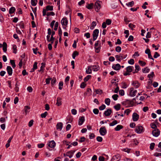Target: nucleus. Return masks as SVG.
Wrapping results in <instances>:
<instances>
[{"label":"nucleus","instance_id":"603ef678","mask_svg":"<svg viewBox=\"0 0 161 161\" xmlns=\"http://www.w3.org/2000/svg\"><path fill=\"white\" fill-rule=\"evenodd\" d=\"M128 63L130 64H133L134 63V60L133 59H131L128 61Z\"/></svg>","mask_w":161,"mask_h":161},{"label":"nucleus","instance_id":"423d86ee","mask_svg":"<svg viewBox=\"0 0 161 161\" xmlns=\"http://www.w3.org/2000/svg\"><path fill=\"white\" fill-rule=\"evenodd\" d=\"M139 115L136 113H134L132 115V119L133 121H136L139 119Z\"/></svg>","mask_w":161,"mask_h":161},{"label":"nucleus","instance_id":"dca6fc26","mask_svg":"<svg viewBox=\"0 0 161 161\" xmlns=\"http://www.w3.org/2000/svg\"><path fill=\"white\" fill-rule=\"evenodd\" d=\"M56 127L57 130H61L63 127V124L61 122L58 123L56 125Z\"/></svg>","mask_w":161,"mask_h":161},{"label":"nucleus","instance_id":"58836bf2","mask_svg":"<svg viewBox=\"0 0 161 161\" xmlns=\"http://www.w3.org/2000/svg\"><path fill=\"white\" fill-rule=\"evenodd\" d=\"M91 75H87L86 77H85L84 79V80L85 82H86L87 81L91 78Z\"/></svg>","mask_w":161,"mask_h":161},{"label":"nucleus","instance_id":"c9c22d12","mask_svg":"<svg viewBox=\"0 0 161 161\" xmlns=\"http://www.w3.org/2000/svg\"><path fill=\"white\" fill-rule=\"evenodd\" d=\"M42 65L40 68V70H39L38 71L39 72H41V71H42L43 72V69L45 67V64L43 63H42L41 64Z\"/></svg>","mask_w":161,"mask_h":161},{"label":"nucleus","instance_id":"aec40b11","mask_svg":"<svg viewBox=\"0 0 161 161\" xmlns=\"http://www.w3.org/2000/svg\"><path fill=\"white\" fill-rule=\"evenodd\" d=\"M7 44L5 42L3 43V49L4 52H5L7 51Z\"/></svg>","mask_w":161,"mask_h":161},{"label":"nucleus","instance_id":"13d9d810","mask_svg":"<svg viewBox=\"0 0 161 161\" xmlns=\"http://www.w3.org/2000/svg\"><path fill=\"white\" fill-rule=\"evenodd\" d=\"M154 76V74L153 72H152L150 74H148L147 75V76L148 78H150L151 77H153Z\"/></svg>","mask_w":161,"mask_h":161},{"label":"nucleus","instance_id":"ea45409f","mask_svg":"<svg viewBox=\"0 0 161 161\" xmlns=\"http://www.w3.org/2000/svg\"><path fill=\"white\" fill-rule=\"evenodd\" d=\"M139 64L142 66H144L146 64V63L141 60H139L138 61Z\"/></svg>","mask_w":161,"mask_h":161},{"label":"nucleus","instance_id":"7ed1b4c3","mask_svg":"<svg viewBox=\"0 0 161 161\" xmlns=\"http://www.w3.org/2000/svg\"><path fill=\"white\" fill-rule=\"evenodd\" d=\"M99 33V30L97 29H95L93 32V40L94 41L97 37Z\"/></svg>","mask_w":161,"mask_h":161},{"label":"nucleus","instance_id":"a878e982","mask_svg":"<svg viewBox=\"0 0 161 161\" xmlns=\"http://www.w3.org/2000/svg\"><path fill=\"white\" fill-rule=\"evenodd\" d=\"M37 3V0H31V4L33 6H35L36 5Z\"/></svg>","mask_w":161,"mask_h":161},{"label":"nucleus","instance_id":"0e129e2a","mask_svg":"<svg viewBox=\"0 0 161 161\" xmlns=\"http://www.w3.org/2000/svg\"><path fill=\"white\" fill-rule=\"evenodd\" d=\"M119 94L121 96H123L125 94V92L124 90H120L119 91Z\"/></svg>","mask_w":161,"mask_h":161},{"label":"nucleus","instance_id":"f257e3e1","mask_svg":"<svg viewBox=\"0 0 161 161\" xmlns=\"http://www.w3.org/2000/svg\"><path fill=\"white\" fill-rule=\"evenodd\" d=\"M143 127L141 125H137L136 127L135 131L138 134H141L144 131Z\"/></svg>","mask_w":161,"mask_h":161},{"label":"nucleus","instance_id":"4be33fe9","mask_svg":"<svg viewBox=\"0 0 161 161\" xmlns=\"http://www.w3.org/2000/svg\"><path fill=\"white\" fill-rule=\"evenodd\" d=\"M99 69L98 65H95L93 66L92 69L94 71H97Z\"/></svg>","mask_w":161,"mask_h":161},{"label":"nucleus","instance_id":"774afa93","mask_svg":"<svg viewBox=\"0 0 161 161\" xmlns=\"http://www.w3.org/2000/svg\"><path fill=\"white\" fill-rule=\"evenodd\" d=\"M34 121L33 120H31L29 123L28 125L29 127H31L32 126Z\"/></svg>","mask_w":161,"mask_h":161},{"label":"nucleus","instance_id":"49530a36","mask_svg":"<svg viewBox=\"0 0 161 161\" xmlns=\"http://www.w3.org/2000/svg\"><path fill=\"white\" fill-rule=\"evenodd\" d=\"M105 108L106 106L103 104L99 107V109L100 110H103L105 109Z\"/></svg>","mask_w":161,"mask_h":161},{"label":"nucleus","instance_id":"393cba45","mask_svg":"<svg viewBox=\"0 0 161 161\" xmlns=\"http://www.w3.org/2000/svg\"><path fill=\"white\" fill-rule=\"evenodd\" d=\"M94 6V4L93 3H91L90 4H89L86 6V8H87L89 9H91L92 8H93Z\"/></svg>","mask_w":161,"mask_h":161},{"label":"nucleus","instance_id":"0eeeda50","mask_svg":"<svg viewBox=\"0 0 161 161\" xmlns=\"http://www.w3.org/2000/svg\"><path fill=\"white\" fill-rule=\"evenodd\" d=\"M8 73L9 76H11L13 73V69L10 66H8L6 68Z\"/></svg>","mask_w":161,"mask_h":161},{"label":"nucleus","instance_id":"e2e57ef3","mask_svg":"<svg viewBox=\"0 0 161 161\" xmlns=\"http://www.w3.org/2000/svg\"><path fill=\"white\" fill-rule=\"evenodd\" d=\"M129 27L131 29H133L134 28H135L136 25H133V24L130 23L129 25Z\"/></svg>","mask_w":161,"mask_h":161},{"label":"nucleus","instance_id":"5fc2aeb1","mask_svg":"<svg viewBox=\"0 0 161 161\" xmlns=\"http://www.w3.org/2000/svg\"><path fill=\"white\" fill-rule=\"evenodd\" d=\"M86 85V84L84 82H82L80 85V87L81 88H84Z\"/></svg>","mask_w":161,"mask_h":161},{"label":"nucleus","instance_id":"1a4fd4ad","mask_svg":"<svg viewBox=\"0 0 161 161\" xmlns=\"http://www.w3.org/2000/svg\"><path fill=\"white\" fill-rule=\"evenodd\" d=\"M120 159V156L119 155L114 156L111 159V161H119Z\"/></svg>","mask_w":161,"mask_h":161},{"label":"nucleus","instance_id":"8fccbe9b","mask_svg":"<svg viewBox=\"0 0 161 161\" xmlns=\"http://www.w3.org/2000/svg\"><path fill=\"white\" fill-rule=\"evenodd\" d=\"M121 50V47L119 46H117L115 48V51L118 52L119 53Z\"/></svg>","mask_w":161,"mask_h":161},{"label":"nucleus","instance_id":"9b49d317","mask_svg":"<svg viewBox=\"0 0 161 161\" xmlns=\"http://www.w3.org/2000/svg\"><path fill=\"white\" fill-rule=\"evenodd\" d=\"M85 120V117L84 116L80 117L78 121V125H81L84 122Z\"/></svg>","mask_w":161,"mask_h":161},{"label":"nucleus","instance_id":"72a5a7b5","mask_svg":"<svg viewBox=\"0 0 161 161\" xmlns=\"http://www.w3.org/2000/svg\"><path fill=\"white\" fill-rule=\"evenodd\" d=\"M15 10V8L14 7H11L9 10V14H12L14 13Z\"/></svg>","mask_w":161,"mask_h":161},{"label":"nucleus","instance_id":"3c124183","mask_svg":"<svg viewBox=\"0 0 161 161\" xmlns=\"http://www.w3.org/2000/svg\"><path fill=\"white\" fill-rule=\"evenodd\" d=\"M105 22L106 23V24L108 25H111L112 23V21L110 19H108L106 20V22Z\"/></svg>","mask_w":161,"mask_h":161},{"label":"nucleus","instance_id":"052dcab7","mask_svg":"<svg viewBox=\"0 0 161 161\" xmlns=\"http://www.w3.org/2000/svg\"><path fill=\"white\" fill-rule=\"evenodd\" d=\"M56 79L55 78H53L51 81V84L52 86L54 85L56 82Z\"/></svg>","mask_w":161,"mask_h":161},{"label":"nucleus","instance_id":"338daca9","mask_svg":"<svg viewBox=\"0 0 161 161\" xmlns=\"http://www.w3.org/2000/svg\"><path fill=\"white\" fill-rule=\"evenodd\" d=\"M84 36H86L87 38H89L90 37V34L89 32H87L85 34Z\"/></svg>","mask_w":161,"mask_h":161},{"label":"nucleus","instance_id":"a211bd4d","mask_svg":"<svg viewBox=\"0 0 161 161\" xmlns=\"http://www.w3.org/2000/svg\"><path fill=\"white\" fill-rule=\"evenodd\" d=\"M132 85L136 88H137L139 86L140 84L137 81H133L132 83Z\"/></svg>","mask_w":161,"mask_h":161},{"label":"nucleus","instance_id":"a18cd8bd","mask_svg":"<svg viewBox=\"0 0 161 161\" xmlns=\"http://www.w3.org/2000/svg\"><path fill=\"white\" fill-rule=\"evenodd\" d=\"M121 84L122 85V87L123 88L125 89L127 87L126 83L125 82H122L121 83Z\"/></svg>","mask_w":161,"mask_h":161},{"label":"nucleus","instance_id":"473e14b6","mask_svg":"<svg viewBox=\"0 0 161 161\" xmlns=\"http://www.w3.org/2000/svg\"><path fill=\"white\" fill-rule=\"evenodd\" d=\"M143 72L144 73H148L150 71V69L147 68V67H146L142 69Z\"/></svg>","mask_w":161,"mask_h":161},{"label":"nucleus","instance_id":"2f4dec72","mask_svg":"<svg viewBox=\"0 0 161 161\" xmlns=\"http://www.w3.org/2000/svg\"><path fill=\"white\" fill-rule=\"evenodd\" d=\"M114 108L117 111L119 110L120 108V104H117L114 106Z\"/></svg>","mask_w":161,"mask_h":161},{"label":"nucleus","instance_id":"f03ea898","mask_svg":"<svg viewBox=\"0 0 161 161\" xmlns=\"http://www.w3.org/2000/svg\"><path fill=\"white\" fill-rule=\"evenodd\" d=\"M101 3L99 1H97L95 3L94 8L96 11L97 12H98L100 8Z\"/></svg>","mask_w":161,"mask_h":161},{"label":"nucleus","instance_id":"bf43d9fd","mask_svg":"<svg viewBox=\"0 0 161 161\" xmlns=\"http://www.w3.org/2000/svg\"><path fill=\"white\" fill-rule=\"evenodd\" d=\"M124 33L126 34L125 36V38H127L128 37L129 35V31L128 30H125L124 31Z\"/></svg>","mask_w":161,"mask_h":161},{"label":"nucleus","instance_id":"412c9836","mask_svg":"<svg viewBox=\"0 0 161 161\" xmlns=\"http://www.w3.org/2000/svg\"><path fill=\"white\" fill-rule=\"evenodd\" d=\"M123 128V126L121 125H118L114 128V130L115 131H119L120 129H122Z\"/></svg>","mask_w":161,"mask_h":161},{"label":"nucleus","instance_id":"c03bdc74","mask_svg":"<svg viewBox=\"0 0 161 161\" xmlns=\"http://www.w3.org/2000/svg\"><path fill=\"white\" fill-rule=\"evenodd\" d=\"M118 95L117 94H114L112 96V98L115 101H116L118 99Z\"/></svg>","mask_w":161,"mask_h":161},{"label":"nucleus","instance_id":"4d7b16f0","mask_svg":"<svg viewBox=\"0 0 161 161\" xmlns=\"http://www.w3.org/2000/svg\"><path fill=\"white\" fill-rule=\"evenodd\" d=\"M93 112L95 114H98L99 110L97 108H94L93 109Z\"/></svg>","mask_w":161,"mask_h":161},{"label":"nucleus","instance_id":"4468645a","mask_svg":"<svg viewBox=\"0 0 161 161\" xmlns=\"http://www.w3.org/2000/svg\"><path fill=\"white\" fill-rule=\"evenodd\" d=\"M112 110L111 108L108 109L107 110L104 111V114L106 116H109L112 113Z\"/></svg>","mask_w":161,"mask_h":161},{"label":"nucleus","instance_id":"bb28decb","mask_svg":"<svg viewBox=\"0 0 161 161\" xmlns=\"http://www.w3.org/2000/svg\"><path fill=\"white\" fill-rule=\"evenodd\" d=\"M10 63L12 65V66L13 68H14L16 67V65L15 64V61L14 60H10Z\"/></svg>","mask_w":161,"mask_h":161},{"label":"nucleus","instance_id":"20e7f679","mask_svg":"<svg viewBox=\"0 0 161 161\" xmlns=\"http://www.w3.org/2000/svg\"><path fill=\"white\" fill-rule=\"evenodd\" d=\"M100 135L102 136H104L107 133V130L105 126L101 127L99 130Z\"/></svg>","mask_w":161,"mask_h":161},{"label":"nucleus","instance_id":"f8f14e48","mask_svg":"<svg viewBox=\"0 0 161 161\" xmlns=\"http://www.w3.org/2000/svg\"><path fill=\"white\" fill-rule=\"evenodd\" d=\"M68 21L66 18H64L61 20V23L62 25H67Z\"/></svg>","mask_w":161,"mask_h":161},{"label":"nucleus","instance_id":"6e6d98bb","mask_svg":"<svg viewBox=\"0 0 161 161\" xmlns=\"http://www.w3.org/2000/svg\"><path fill=\"white\" fill-rule=\"evenodd\" d=\"M155 145V144L154 143H152L150 144V148L151 150H153V149Z\"/></svg>","mask_w":161,"mask_h":161},{"label":"nucleus","instance_id":"a19ab883","mask_svg":"<svg viewBox=\"0 0 161 161\" xmlns=\"http://www.w3.org/2000/svg\"><path fill=\"white\" fill-rule=\"evenodd\" d=\"M95 92L97 94H99L100 95L102 94L103 91L102 90L100 89H97L95 90Z\"/></svg>","mask_w":161,"mask_h":161},{"label":"nucleus","instance_id":"864d4df0","mask_svg":"<svg viewBox=\"0 0 161 161\" xmlns=\"http://www.w3.org/2000/svg\"><path fill=\"white\" fill-rule=\"evenodd\" d=\"M46 15L47 16L50 15L54 16L55 15V13L53 12H47Z\"/></svg>","mask_w":161,"mask_h":161},{"label":"nucleus","instance_id":"7c9ffc66","mask_svg":"<svg viewBox=\"0 0 161 161\" xmlns=\"http://www.w3.org/2000/svg\"><path fill=\"white\" fill-rule=\"evenodd\" d=\"M134 3L133 1H131L128 3H126V5L128 7H132L134 5Z\"/></svg>","mask_w":161,"mask_h":161},{"label":"nucleus","instance_id":"2eb2a0df","mask_svg":"<svg viewBox=\"0 0 161 161\" xmlns=\"http://www.w3.org/2000/svg\"><path fill=\"white\" fill-rule=\"evenodd\" d=\"M56 143L53 140L50 141L48 143V146L51 148H53L55 146Z\"/></svg>","mask_w":161,"mask_h":161},{"label":"nucleus","instance_id":"f3484780","mask_svg":"<svg viewBox=\"0 0 161 161\" xmlns=\"http://www.w3.org/2000/svg\"><path fill=\"white\" fill-rule=\"evenodd\" d=\"M62 98L60 97H58L57 99V103L56 105L59 106L62 105Z\"/></svg>","mask_w":161,"mask_h":161},{"label":"nucleus","instance_id":"79ce46f5","mask_svg":"<svg viewBox=\"0 0 161 161\" xmlns=\"http://www.w3.org/2000/svg\"><path fill=\"white\" fill-rule=\"evenodd\" d=\"M48 113L47 111L45 112L44 113L42 114L41 115V117L42 118H45L47 115Z\"/></svg>","mask_w":161,"mask_h":161},{"label":"nucleus","instance_id":"cd10ccee","mask_svg":"<svg viewBox=\"0 0 161 161\" xmlns=\"http://www.w3.org/2000/svg\"><path fill=\"white\" fill-rule=\"evenodd\" d=\"M46 9L47 11H52L53 10V6L48 5L46 7Z\"/></svg>","mask_w":161,"mask_h":161},{"label":"nucleus","instance_id":"f704fd0d","mask_svg":"<svg viewBox=\"0 0 161 161\" xmlns=\"http://www.w3.org/2000/svg\"><path fill=\"white\" fill-rule=\"evenodd\" d=\"M13 52L14 53H16L17 50V47L15 45H13Z\"/></svg>","mask_w":161,"mask_h":161},{"label":"nucleus","instance_id":"680f3d73","mask_svg":"<svg viewBox=\"0 0 161 161\" xmlns=\"http://www.w3.org/2000/svg\"><path fill=\"white\" fill-rule=\"evenodd\" d=\"M58 26V22H56L55 23L54 28V31H56L57 30Z\"/></svg>","mask_w":161,"mask_h":161},{"label":"nucleus","instance_id":"c85d7f7f","mask_svg":"<svg viewBox=\"0 0 161 161\" xmlns=\"http://www.w3.org/2000/svg\"><path fill=\"white\" fill-rule=\"evenodd\" d=\"M110 100L109 98H106L105 100V103L108 106L110 105Z\"/></svg>","mask_w":161,"mask_h":161},{"label":"nucleus","instance_id":"c756f323","mask_svg":"<svg viewBox=\"0 0 161 161\" xmlns=\"http://www.w3.org/2000/svg\"><path fill=\"white\" fill-rule=\"evenodd\" d=\"M79 54V53L77 51H75L72 54V58L73 59H75L76 56H78Z\"/></svg>","mask_w":161,"mask_h":161},{"label":"nucleus","instance_id":"09e8293b","mask_svg":"<svg viewBox=\"0 0 161 161\" xmlns=\"http://www.w3.org/2000/svg\"><path fill=\"white\" fill-rule=\"evenodd\" d=\"M63 85V83L62 81H60L59 83V89L61 90Z\"/></svg>","mask_w":161,"mask_h":161},{"label":"nucleus","instance_id":"b1692460","mask_svg":"<svg viewBox=\"0 0 161 161\" xmlns=\"http://www.w3.org/2000/svg\"><path fill=\"white\" fill-rule=\"evenodd\" d=\"M115 57L116 58L117 60L119 62H120L121 60L122 59V57L121 56V55H120V54L119 55H116L115 56Z\"/></svg>","mask_w":161,"mask_h":161},{"label":"nucleus","instance_id":"6ab92c4d","mask_svg":"<svg viewBox=\"0 0 161 161\" xmlns=\"http://www.w3.org/2000/svg\"><path fill=\"white\" fill-rule=\"evenodd\" d=\"M133 67L132 66H128L126 68V71L130 73L132 71Z\"/></svg>","mask_w":161,"mask_h":161},{"label":"nucleus","instance_id":"ddd939ff","mask_svg":"<svg viewBox=\"0 0 161 161\" xmlns=\"http://www.w3.org/2000/svg\"><path fill=\"white\" fill-rule=\"evenodd\" d=\"M112 67L114 69L116 70H118L120 69L121 66L119 64H117L116 65H113Z\"/></svg>","mask_w":161,"mask_h":161},{"label":"nucleus","instance_id":"de8ad7c7","mask_svg":"<svg viewBox=\"0 0 161 161\" xmlns=\"http://www.w3.org/2000/svg\"><path fill=\"white\" fill-rule=\"evenodd\" d=\"M95 52L97 53H98L100 51L101 49L100 46H99L98 47H95Z\"/></svg>","mask_w":161,"mask_h":161},{"label":"nucleus","instance_id":"39448f33","mask_svg":"<svg viewBox=\"0 0 161 161\" xmlns=\"http://www.w3.org/2000/svg\"><path fill=\"white\" fill-rule=\"evenodd\" d=\"M160 133V131L158 129H154L152 132L153 136L155 137H158Z\"/></svg>","mask_w":161,"mask_h":161},{"label":"nucleus","instance_id":"37998d69","mask_svg":"<svg viewBox=\"0 0 161 161\" xmlns=\"http://www.w3.org/2000/svg\"><path fill=\"white\" fill-rule=\"evenodd\" d=\"M97 25L95 21H93L92 22V26L90 27L91 29H93L94 27L96 26Z\"/></svg>","mask_w":161,"mask_h":161},{"label":"nucleus","instance_id":"4c0bfd02","mask_svg":"<svg viewBox=\"0 0 161 161\" xmlns=\"http://www.w3.org/2000/svg\"><path fill=\"white\" fill-rule=\"evenodd\" d=\"M118 123L116 120H114L109 124L110 126H113Z\"/></svg>","mask_w":161,"mask_h":161},{"label":"nucleus","instance_id":"9d476101","mask_svg":"<svg viewBox=\"0 0 161 161\" xmlns=\"http://www.w3.org/2000/svg\"><path fill=\"white\" fill-rule=\"evenodd\" d=\"M137 91H134V88L131 87L130 88V95L131 97L135 96L137 93Z\"/></svg>","mask_w":161,"mask_h":161},{"label":"nucleus","instance_id":"e433bc0d","mask_svg":"<svg viewBox=\"0 0 161 161\" xmlns=\"http://www.w3.org/2000/svg\"><path fill=\"white\" fill-rule=\"evenodd\" d=\"M150 126L153 129H157V125L154 123H151L150 124Z\"/></svg>","mask_w":161,"mask_h":161},{"label":"nucleus","instance_id":"5701e85b","mask_svg":"<svg viewBox=\"0 0 161 161\" xmlns=\"http://www.w3.org/2000/svg\"><path fill=\"white\" fill-rule=\"evenodd\" d=\"M92 66H88L87 67V69L86 70V73L87 74H90L92 73V69L91 68Z\"/></svg>","mask_w":161,"mask_h":161},{"label":"nucleus","instance_id":"6e6552de","mask_svg":"<svg viewBox=\"0 0 161 161\" xmlns=\"http://www.w3.org/2000/svg\"><path fill=\"white\" fill-rule=\"evenodd\" d=\"M133 103V101L127 100L125 101H124L122 102V104L125 106L130 105Z\"/></svg>","mask_w":161,"mask_h":161},{"label":"nucleus","instance_id":"69168bd1","mask_svg":"<svg viewBox=\"0 0 161 161\" xmlns=\"http://www.w3.org/2000/svg\"><path fill=\"white\" fill-rule=\"evenodd\" d=\"M97 140L98 142H101L102 141L103 138L101 136H98L97 137Z\"/></svg>","mask_w":161,"mask_h":161}]
</instances>
